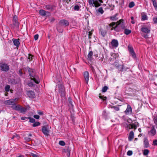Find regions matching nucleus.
Wrapping results in <instances>:
<instances>
[{"label":"nucleus","instance_id":"obj_1","mask_svg":"<svg viewBox=\"0 0 157 157\" xmlns=\"http://www.w3.org/2000/svg\"><path fill=\"white\" fill-rule=\"evenodd\" d=\"M109 25L111 28V30H114L117 32H119L122 29H124V33L127 35L130 34L131 31L129 29H125L126 26L124 20L121 19L117 22H113L109 24Z\"/></svg>","mask_w":157,"mask_h":157},{"label":"nucleus","instance_id":"obj_2","mask_svg":"<svg viewBox=\"0 0 157 157\" xmlns=\"http://www.w3.org/2000/svg\"><path fill=\"white\" fill-rule=\"evenodd\" d=\"M88 2L90 5L95 7L100 6L103 2L102 0H88Z\"/></svg>","mask_w":157,"mask_h":157},{"label":"nucleus","instance_id":"obj_3","mask_svg":"<svg viewBox=\"0 0 157 157\" xmlns=\"http://www.w3.org/2000/svg\"><path fill=\"white\" fill-rule=\"evenodd\" d=\"M40 82V79L38 77L34 78H31L30 82L28 83V85L29 86L33 87L34 85V83L38 84Z\"/></svg>","mask_w":157,"mask_h":157},{"label":"nucleus","instance_id":"obj_4","mask_svg":"<svg viewBox=\"0 0 157 157\" xmlns=\"http://www.w3.org/2000/svg\"><path fill=\"white\" fill-rule=\"evenodd\" d=\"M59 92L60 94L61 97H64L65 95V90L63 85L61 84L58 85Z\"/></svg>","mask_w":157,"mask_h":157},{"label":"nucleus","instance_id":"obj_5","mask_svg":"<svg viewBox=\"0 0 157 157\" xmlns=\"http://www.w3.org/2000/svg\"><path fill=\"white\" fill-rule=\"evenodd\" d=\"M118 42L117 40L113 39L109 44V46L112 48H116L118 46Z\"/></svg>","mask_w":157,"mask_h":157},{"label":"nucleus","instance_id":"obj_6","mask_svg":"<svg viewBox=\"0 0 157 157\" xmlns=\"http://www.w3.org/2000/svg\"><path fill=\"white\" fill-rule=\"evenodd\" d=\"M156 130L155 128V127L153 126L151 127V130L148 132V134L150 136H153L156 134Z\"/></svg>","mask_w":157,"mask_h":157},{"label":"nucleus","instance_id":"obj_7","mask_svg":"<svg viewBox=\"0 0 157 157\" xmlns=\"http://www.w3.org/2000/svg\"><path fill=\"white\" fill-rule=\"evenodd\" d=\"M42 131L43 133L46 136H48L49 134V130L46 126H43L42 128Z\"/></svg>","mask_w":157,"mask_h":157},{"label":"nucleus","instance_id":"obj_8","mask_svg":"<svg viewBox=\"0 0 157 157\" xmlns=\"http://www.w3.org/2000/svg\"><path fill=\"white\" fill-rule=\"evenodd\" d=\"M1 69L2 71H7L9 69V66L6 64H2L0 66Z\"/></svg>","mask_w":157,"mask_h":157},{"label":"nucleus","instance_id":"obj_9","mask_svg":"<svg viewBox=\"0 0 157 157\" xmlns=\"http://www.w3.org/2000/svg\"><path fill=\"white\" fill-rule=\"evenodd\" d=\"M128 49L130 55L132 56V57L133 58H136V55L135 53L133 50V48L131 45H128Z\"/></svg>","mask_w":157,"mask_h":157},{"label":"nucleus","instance_id":"obj_10","mask_svg":"<svg viewBox=\"0 0 157 157\" xmlns=\"http://www.w3.org/2000/svg\"><path fill=\"white\" fill-rule=\"evenodd\" d=\"M28 71L29 75L30 76L31 78L33 77V78H34L38 77H37L35 76V72L33 69L29 68L28 69Z\"/></svg>","mask_w":157,"mask_h":157},{"label":"nucleus","instance_id":"obj_11","mask_svg":"<svg viewBox=\"0 0 157 157\" xmlns=\"http://www.w3.org/2000/svg\"><path fill=\"white\" fill-rule=\"evenodd\" d=\"M125 127L126 129L129 130V129L132 128H134V129H136V127L134 125H132L130 124H125Z\"/></svg>","mask_w":157,"mask_h":157},{"label":"nucleus","instance_id":"obj_12","mask_svg":"<svg viewBox=\"0 0 157 157\" xmlns=\"http://www.w3.org/2000/svg\"><path fill=\"white\" fill-rule=\"evenodd\" d=\"M151 28L150 27H143L141 29L142 31L146 33H149L150 31Z\"/></svg>","mask_w":157,"mask_h":157},{"label":"nucleus","instance_id":"obj_13","mask_svg":"<svg viewBox=\"0 0 157 157\" xmlns=\"http://www.w3.org/2000/svg\"><path fill=\"white\" fill-rule=\"evenodd\" d=\"M59 24L60 25L63 26H68L69 24L67 20L65 19L60 21L59 22Z\"/></svg>","mask_w":157,"mask_h":157},{"label":"nucleus","instance_id":"obj_14","mask_svg":"<svg viewBox=\"0 0 157 157\" xmlns=\"http://www.w3.org/2000/svg\"><path fill=\"white\" fill-rule=\"evenodd\" d=\"M84 77L87 84L89 80V73L87 71H85L84 73Z\"/></svg>","mask_w":157,"mask_h":157},{"label":"nucleus","instance_id":"obj_15","mask_svg":"<svg viewBox=\"0 0 157 157\" xmlns=\"http://www.w3.org/2000/svg\"><path fill=\"white\" fill-rule=\"evenodd\" d=\"M132 111V109L131 106L129 105H128L127 109L125 111L126 114L128 115L130 114Z\"/></svg>","mask_w":157,"mask_h":157},{"label":"nucleus","instance_id":"obj_16","mask_svg":"<svg viewBox=\"0 0 157 157\" xmlns=\"http://www.w3.org/2000/svg\"><path fill=\"white\" fill-rule=\"evenodd\" d=\"M27 94L29 98H34L35 97L34 92L32 91H28Z\"/></svg>","mask_w":157,"mask_h":157},{"label":"nucleus","instance_id":"obj_17","mask_svg":"<svg viewBox=\"0 0 157 157\" xmlns=\"http://www.w3.org/2000/svg\"><path fill=\"white\" fill-rule=\"evenodd\" d=\"M13 24L16 26L18 27L19 23L17 21V17L16 15H14L13 17Z\"/></svg>","mask_w":157,"mask_h":157},{"label":"nucleus","instance_id":"obj_18","mask_svg":"<svg viewBox=\"0 0 157 157\" xmlns=\"http://www.w3.org/2000/svg\"><path fill=\"white\" fill-rule=\"evenodd\" d=\"M4 104L6 105H12L14 104L13 100L10 99L4 102Z\"/></svg>","mask_w":157,"mask_h":157},{"label":"nucleus","instance_id":"obj_19","mask_svg":"<svg viewBox=\"0 0 157 157\" xmlns=\"http://www.w3.org/2000/svg\"><path fill=\"white\" fill-rule=\"evenodd\" d=\"M141 21L147 20L148 19V17L146 14L144 13H142L141 15Z\"/></svg>","mask_w":157,"mask_h":157},{"label":"nucleus","instance_id":"obj_20","mask_svg":"<svg viewBox=\"0 0 157 157\" xmlns=\"http://www.w3.org/2000/svg\"><path fill=\"white\" fill-rule=\"evenodd\" d=\"M11 108L14 110L19 111L21 106L19 105L14 104L11 106Z\"/></svg>","mask_w":157,"mask_h":157},{"label":"nucleus","instance_id":"obj_21","mask_svg":"<svg viewBox=\"0 0 157 157\" xmlns=\"http://www.w3.org/2000/svg\"><path fill=\"white\" fill-rule=\"evenodd\" d=\"M144 147L145 148H147L149 147V144L148 140L146 138H145L144 140Z\"/></svg>","mask_w":157,"mask_h":157},{"label":"nucleus","instance_id":"obj_22","mask_svg":"<svg viewBox=\"0 0 157 157\" xmlns=\"http://www.w3.org/2000/svg\"><path fill=\"white\" fill-rule=\"evenodd\" d=\"M134 134L133 132L132 131H131L129 133L128 137V140L130 141H131L134 138Z\"/></svg>","mask_w":157,"mask_h":157},{"label":"nucleus","instance_id":"obj_23","mask_svg":"<svg viewBox=\"0 0 157 157\" xmlns=\"http://www.w3.org/2000/svg\"><path fill=\"white\" fill-rule=\"evenodd\" d=\"M19 40V39L13 40V42L15 46L17 47L19 46L20 44Z\"/></svg>","mask_w":157,"mask_h":157},{"label":"nucleus","instance_id":"obj_24","mask_svg":"<svg viewBox=\"0 0 157 157\" xmlns=\"http://www.w3.org/2000/svg\"><path fill=\"white\" fill-rule=\"evenodd\" d=\"M100 32L101 33V35L104 37L105 36L107 33V31L105 29H101L100 30Z\"/></svg>","mask_w":157,"mask_h":157},{"label":"nucleus","instance_id":"obj_25","mask_svg":"<svg viewBox=\"0 0 157 157\" xmlns=\"http://www.w3.org/2000/svg\"><path fill=\"white\" fill-rule=\"evenodd\" d=\"M54 6L52 5H47L45 6L46 8L48 10H52L54 8Z\"/></svg>","mask_w":157,"mask_h":157},{"label":"nucleus","instance_id":"obj_26","mask_svg":"<svg viewBox=\"0 0 157 157\" xmlns=\"http://www.w3.org/2000/svg\"><path fill=\"white\" fill-rule=\"evenodd\" d=\"M149 152V151L147 149H145L143 150V154L144 155L146 156Z\"/></svg>","mask_w":157,"mask_h":157},{"label":"nucleus","instance_id":"obj_27","mask_svg":"<svg viewBox=\"0 0 157 157\" xmlns=\"http://www.w3.org/2000/svg\"><path fill=\"white\" fill-rule=\"evenodd\" d=\"M39 13L40 15L42 16H44L46 15L45 11L43 10H40L39 11Z\"/></svg>","mask_w":157,"mask_h":157},{"label":"nucleus","instance_id":"obj_28","mask_svg":"<svg viewBox=\"0 0 157 157\" xmlns=\"http://www.w3.org/2000/svg\"><path fill=\"white\" fill-rule=\"evenodd\" d=\"M93 55V52L92 51L89 52L88 55V58L89 59H91L92 58V56Z\"/></svg>","mask_w":157,"mask_h":157},{"label":"nucleus","instance_id":"obj_29","mask_svg":"<svg viewBox=\"0 0 157 157\" xmlns=\"http://www.w3.org/2000/svg\"><path fill=\"white\" fill-rule=\"evenodd\" d=\"M117 15L116 14L114 16L111 17H110V19L112 21L116 20L118 19V18L117 17Z\"/></svg>","mask_w":157,"mask_h":157},{"label":"nucleus","instance_id":"obj_30","mask_svg":"<svg viewBox=\"0 0 157 157\" xmlns=\"http://www.w3.org/2000/svg\"><path fill=\"white\" fill-rule=\"evenodd\" d=\"M80 7L81 6L78 5H75L74 6V10H75L78 11L79 10Z\"/></svg>","mask_w":157,"mask_h":157},{"label":"nucleus","instance_id":"obj_31","mask_svg":"<svg viewBox=\"0 0 157 157\" xmlns=\"http://www.w3.org/2000/svg\"><path fill=\"white\" fill-rule=\"evenodd\" d=\"M40 123L39 122H34V123L33 124V127H36L37 126H38L40 125Z\"/></svg>","mask_w":157,"mask_h":157},{"label":"nucleus","instance_id":"obj_32","mask_svg":"<svg viewBox=\"0 0 157 157\" xmlns=\"http://www.w3.org/2000/svg\"><path fill=\"white\" fill-rule=\"evenodd\" d=\"M135 6V4L133 2H130L128 5V6L130 8L133 7Z\"/></svg>","mask_w":157,"mask_h":157},{"label":"nucleus","instance_id":"obj_33","mask_svg":"<svg viewBox=\"0 0 157 157\" xmlns=\"http://www.w3.org/2000/svg\"><path fill=\"white\" fill-rule=\"evenodd\" d=\"M26 109L24 108L21 106L19 111H20L21 112H25L26 111Z\"/></svg>","mask_w":157,"mask_h":157},{"label":"nucleus","instance_id":"obj_34","mask_svg":"<svg viewBox=\"0 0 157 157\" xmlns=\"http://www.w3.org/2000/svg\"><path fill=\"white\" fill-rule=\"evenodd\" d=\"M108 87L107 86H105L102 89V91L103 92H105L107 90Z\"/></svg>","mask_w":157,"mask_h":157},{"label":"nucleus","instance_id":"obj_35","mask_svg":"<svg viewBox=\"0 0 157 157\" xmlns=\"http://www.w3.org/2000/svg\"><path fill=\"white\" fill-rule=\"evenodd\" d=\"M98 11V12L100 13L101 14H103L104 13V11L102 7H100L99 8Z\"/></svg>","mask_w":157,"mask_h":157},{"label":"nucleus","instance_id":"obj_36","mask_svg":"<svg viewBox=\"0 0 157 157\" xmlns=\"http://www.w3.org/2000/svg\"><path fill=\"white\" fill-rule=\"evenodd\" d=\"M10 86L9 85H7L5 87V90L6 91H9L10 90Z\"/></svg>","mask_w":157,"mask_h":157},{"label":"nucleus","instance_id":"obj_37","mask_svg":"<svg viewBox=\"0 0 157 157\" xmlns=\"http://www.w3.org/2000/svg\"><path fill=\"white\" fill-rule=\"evenodd\" d=\"M112 108L113 109L115 110L116 111H118L120 109L119 107L117 106H113L112 107Z\"/></svg>","mask_w":157,"mask_h":157},{"label":"nucleus","instance_id":"obj_38","mask_svg":"<svg viewBox=\"0 0 157 157\" xmlns=\"http://www.w3.org/2000/svg\"><path fill=\"white\" fill-rule=\"evenodd\" d=\"M153 4L154 7L155 9L156 10H157V2L155 1V2H154L153 3Z\"/></svg>","mask_w":157,"mask_h":157},{"label":"nucleus","instance_id":"obj_39","mask_svg":"<svg viewBox=\"0 0 157 157\" xmlns=\"http://www.w3.org/2000/svg\"><path fill=\"white\" fill-rule=\"evenodd\" d=\"M28 119H29V121L31 123H34L35 122V120L33 118L30 117H28Z\"/></svg>","mask_w":157,"mask_h":157},{"label":"nucleus","instance_id":"obj_40","mask_svg":"<svg viewBox=\"0 0 157 157\" xmlns=\"http://www.w3.org/2000/svg\"><path fill=\"white\" fill-rule=\"evenodd\" d=\"M59 145L62 146H64L65 144V143L62 140H61L59 141Z\"/></svg>","mask_w":157,"mask_h":157},{"label":"nucleus","instance_id":"obj_41","mask_svg":"<svg viewBox=\"0 0 157 157\" xmlns=\"http://www.w3.org/2000/svg\"><path fill=\"white\" fill-rule=\"evenodd\" d=\"M153 120L155 124L157 125V117H156L154 116Z\"/></svg>","mask_w":157,"mask_h":157},{"label":"nucleus","instance_id":"obj_42","mask_svg":"<svg viewBox=\"0 0 157 157\" xmlns=\"http://www.w3.org/2000/svg\"><path fill=\"white\" fill-rule=\"evenodd\" d=\"M152 144L154 146H157V140H155L153 141Z\"/></svg>","mask_w":157,"mask_h":157},{"label":"nucleus","instance_id":"obj_43","mask_svg":"<svg viewBox=\"0 0 157 157\" xmlns=\"http://www.w3.org/2000/svg\"><path fill=\"white\" fill-rule=\"evenodd\" d=\"M30 155L33 157H39V156L37 154L33 153H31Z\"/></svg>","mask_w":157,"mask_h":157},{"label":"nucleus","instance_id":"obj_44","mask_svg":"<svg viewBox=\"0 0 157 157\" xmlns=\"http://www.w3.org/2000/svg\"><path fill=\"white\" fill-rule=\"evenodd\" d=\"M132 152L131 151H129L127 152V155L128 156H130L132 155Z\"/></svg>","mask_w":157,"mask_h":157},{"label":"nucleus","instance_id":"obj_45","mask_svg":"<svg viewBox=\"0 0 157 157\" xmlns=\"http://www.w3.org/2000/svg\"><path fill=\"white\" fill-rule=\"evenodd\" d=\"M102 114L105 116H107L108 115V113H107L104 110L102 113Z\"/></svg>","mask_w":157,"mask_h":157},{"label":"nucleus","instance_id":"obj_46","mask_svg":"<svg viewBox=\"0 0 157 157\" xmlns=\"http://www.w3.org/2000/svg\"><path fill=\"white\" fill-rule=\"evenodd\" d=\"M38 37H39L38 35L37 34H36L34 36V39L35 40H36L38 39Z\"/></svg>","mask_w":157,"mask_h":157},{"label":"nucleus","instance_id":"obj_47","mask_svg":"<svg viewBox=\"0 0 157 157\" xmlns=\"http://www.w3.org/2000/svg\"><path fill=\"white\" fill-rule=\"evenodd\" d=\"M68 100H69V103L72 106L73 105H72V100L71 99V98H69Z\"/></svg>","mask_w":157,"mask_h":157},{"label":"nucleus","instance_id":"obj_48","mask_svg":"<svg viewBox=\"0 0 157 157\" xmlns=\"http://www.w3.org/2000/svg\"><path fill=\"white\" fill-rule=\"evenodd\" d=\"M12 99V100H13V102L14 104H15V103L16 102V101H17L18 100V98H16L13 99Z\"/></svg>","mask_w":157,"mask_h":157},{"label":"nucleus","instance_id":"obj_49","mask_svg":"<svg viewBox=\"0 0 157 157\" xmlns=\"http://www.w3.org/2000/svg\"><path fill=\"white\" fill-rule=\"evenodd\" d=\"M33 117L34 118H35L36 119H39L40 118L39 116L37 115H34L33 116Z\"/></svg>","mask_w":157,"mask_h":157},{"label":"nucleus","instance_id":"obj_50","mask_svg":"<svg viewBox=\"0 0 157 157\" xmlns=\"http://www.w3.org/2000/svg\"><path fill=\"white\" fill-rule=\"evenodd\" d=\"M25 140L26 141H30L31 140V139L29 137H25Z\"/></svg>","mask_w":157,"mask_h":157},{"label":"nucleus","instance_id":"obj_51","mask_svg":"<svg viewBox=\"0 0 157 157\" xmlns=\"http://www.w3.org/2000/svg\"><path fill=\"white\" fill-rule=\"evenodd\" d=\"M99 97L100 98L102 99L103 100H105L106 99V97H104L103 98H102V97L101 96L100 94L99 96Z\"/></svg>","mask_w":157,"mask_h":157},{"label":"nucleus","instance_id":"obj_52","mask_svg":"<svg viewBox=\"0 0 157 157\" xmlns=\"http://www.w3.org/2000/svg\"><path fill=\"white\" fill-rule=\"evenodd\" d=\"M37 113L40 115H42L43 114V112L40 111H39L37 112Z\"/></svg>","mask_w":157,"mask_h":157},{"label":"nucleus","instance_id":"obj_53","mask_svg":"<svg viewBox=\"0 0 157 157\" xmlns=\"http://www.w3.org/2000/svg\"><path fill=\"white\" fill-rule=\"evenodd\" d=\"M33 56L31 55H29V56L28 57V59H29L30 61L32 60Z\"/></svg>","mask_w":157,"mask_h":157},{"label":"nucleus","instance_id":"obj_54","mask_svg":"<svg viewBox=\"0 0 157 157\" xmlns=\"http://www.w3.org/2000/svg\"><path fill=\"white\" fill-rule=\"evenodd\" d=\"M131 19L132 20L131 21V23L133 24H134L135 22L133 20L134 17H131Z\"/></svg>","mask_w":157,"mask_h":157},{"label":"nucleus","instance_id":"obj_55","mask_svg":"<svg viewBox=\"0 0 157 157\" xmlns=\"http://www.w3.org/2000/svg\"><path fill=\"white\" fill-rule=\"evenodd\" d=\"M153 21L155 23H157V17L156 18H154Z\"/></svg>","mask_w":157,"mask_h":157},{"label":"nucleus","instance_id":"obj_56","mask_svg":"<svg viewBox=\"0 0 157 157\" xmlns=\"http://www.w3.org/2000/svg\"><path fill=\"white\" fill-rule=\"evenodd\" d=\"M18 74L21 76L22 75V70L21 69H20L19 71Z\"/></svg>","mask_w":157,"mask_h":157},{"label":"nucleus","instance_id":"obj_57","mask_svg":"<svg viewBox=\"0 0 157 157\" xmlns=\"http://www.w3.org/2000/svg\"><path fill=\"white\" fill-rule=\"evenodd\" d=\"M112 56L114 57H115L117 56V55L115 53L113 54Z\"/></svg>","mask_w":157,"mask_h":157},{"label":"nucleus","instance_id":"obj_58","mask_svg":"<svg viewBox=\"0 0 157 157\" xmlns=\"http://www.w3.org/2000/svg\"><path fill=\"white\" fill-rule=\"evenodd\" d=\"M14 137H17V138H18L19 137V135L17 134H15V135H14Z\"/></svg>","mask_w":157,"mask_h":157},{"label":"nucleus","instance_id":"obj_59","mask_svg":"<svg viewBox=\"0 0 157 157\" xmlns=\"http://www.w3.org/2000/svg\"><path fill=\"white\" fill-rule=\"evenodd\" d=\"M26 119H27V117H22L21 118V119L22 120H25Z\"/></svg>","mask_w":157,"mask_h":157},{"label":"nucleus","instance_id":"obj_60","mask_svg":"<svg viewBox=\"0 0 157 157\" xmlns=\"http://www.w3.org/2000/svg\"><path fill=\"white\" fill-rule=\"evenodd\" d=\"M66 2H67V3H68L69 2H70L71 0H66Z\"/></svg>","mask_w":157,"mask_h":157},{"label":"nucleus","instance_id":"obj_61","mask_svg":"<svg viewBox=\"0 0 157 157\" xmlns=\"http://www.w3.org/2000/svg\"><path fill=\"white\" fill-rule=\"evenodd\" d=\"M138 130L140 132H141V129L140 128H139L138 129Z\"/></svg>","mask_w":157,"mask_h":157},{"label":"nucleus","instance_id":"obj_62","mask_svg":"<svg viewBox=\"0 0 157 157\" xmlns=\"http://www.w3.org/2000/svg\"><path fill=\"white\" fill-rule=\"evenodd\" d=\"M28 136H32V135L30 133H29V134Z\"/></svg>","mask_w":157,"mask_h":157},{"label":"nucleus","instance_id":"obj_63","mask_svg":"<svg viewBox=\"0 0 157 157\" xmlns=\"http://www.w3.org/2000/svg\"><path fill=\"white\" fill-rule=\"evenodd\" d=\"M142 134H140L138 136H142Z\"/></svg>","mask_w":157,"mask_h":157},{"label":"nucleus","instance_id":"obj_64","mask_svg":"<svg viewBox=\"0 0 157 157\" xmlns=\"http://www.w3.org/2000/svg\"><path fill=\"white\" fill-rule=\"evenodd\" d=\"M18 157H24L22 155H21L18 156Z\"/></svg>","mask_w":157,"mask_h":157}]
</instances>
